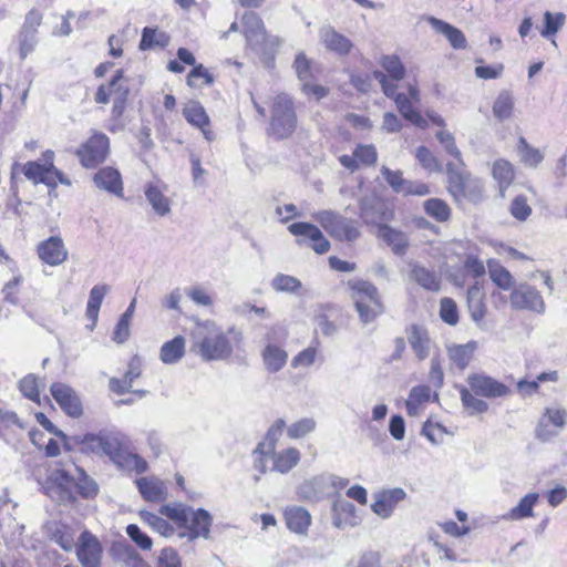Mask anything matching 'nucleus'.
I'll return each instance as SVG.
<instances>
[{
	"mask_svg": "<svg viewBox=\"0 0 567 567\" xmlns=\"http://www.w3.org/2000/svg\"><path fill=\"white\" fill-rule=\"evenodd\" d=\"M458 391L463 408L470 415L483 414L488 411L487 402L478 399L468 388L461 385Z\"/></svg>",
	"mask_w": 567,
	"mask_h": 567,
	"instance_id": "nucleus-45",
	"label": "nucleus"
},
{
	"mask_svg": "<svg viewBox=\"0 0 567 567\" xmlns=\"http://www.w3.org/2000/svg\"><path fill=\"white\" fill-rule=\"evenodd\" d=\"M447 189L455 200L467 199L478 203L483 199V183L480 178L473 177L464 165L446 163Z\"/></svg>",
	"mask_w": 567,
	"mask_h": 567,
	"instance_id": "nucleus-4",
	"label": "nucleus"
},
{
	"mask_svg": "<svg viewBox=\"0 0 567 567\" xmlns=\"http://www.w3.org/2000/svg\"><path fill=\"white\" fill-rule=\"evenodd\" d=\"M511 306L516 310H529L536 313L545 312V301L540 292L528 284L513 288L509 296Z\"/></svg>",
	"mask_w": 567,
	"mask_h": 567,
	"instance_id": "nucleus-12",
	"label": "nucleus"
},
{
	"mask_svg": "<svg viewBox=\"0 0 567 567\" xmlns=\"http://www.w3.org/2000/svg\"><path fill=\"white\" fill-rule=\"evenodd\" d=\"M393 101L395 102L398 111L406 121L422 130L427 127V121L417 110H415L413 102L408 97V95L400 93V95H396Z\"/></svg>",
	"mask_w": 567,
	"mask_h": 567,
	"instance_id": "nucleus-37",
	"label": "nucleus"
},
{
	"mask_svg": "<svg viewBox=\"0 0 567 567\" xmlns=\"http://www.w3.org/2000/svg\"><path fill=\"white\" fill-rule=\"evenodd\" d=\"M381 65L392 80H402L405 75V68L395 55L383 56Z\"/></svg>",
	"mask_w": 567,
	"mask_h": 567,
	"instance_id": "nucleus-61",
	"label": "nucleus"
},
{
	"mask_svg": "<svg viewBox=\"0 0 567 567\" xmlns=\"http://www.w3.org/2000/svg\"><path fill=\"white\" fill-rule=\"evenodd\" d=\"M320 39L324 47L339 54L347 55L350 53L353 44L346 35L336 31L334 28L327 25L320 29Z\"/></svg>",
	"mask_w": 567,
	"mask_h": 567,
	"instance_id": "nucleus-28",
	"label": "nucleus"
},
{
	"mask_svg": "<svg viewBox=\"0 0 567 567\" xmlns=\"http://www.w3.org/2000/svg\"><path fill=\"white\" fill-rule=\"evenodd\" d=\"M293 68L302 84L312 79L311 62L303 52L296 55Z\"/></svg>",
	"mask_w": 567,
	"mask_h": 567,
	"instance_id": "nucleus-64",
	"label": "nucleus"
},
{
	"mask_svg": "<svg viewBox=\"0 0 567 567\" xmlns=\"http://www.w3.org/2000/svg\"><path fill=\"white\" fill-rule=\"evenodd\" d=\"M539 495L537 493H528L519 503L513 507L503 517L507 520H520L534 516V506L536 505Z\"/></svg>",
	"mask_w": 567,
	"mask_h": 567,
	"instance_id": "nucleus-42",
	"label": "nucleus"
},
{
	"mask_svg": "<svg viewBox=\"0 0 567 567\" xmlns=\"http://www.w3.org/2000/svg\"><path fill=\"white\" fill-rule=\"evenodd\" d=\"M52 540L61 546L65 551H70L74 546V534L70 527L59 525L52 533Z\"/></svg>",
	"mask_w": 567,
	"mask_h": 567,
	"instance_id": "nucleus-58",
	"label": "nucleus"
},
{
	"mask_svg": "<svg viewBox=\"0 0 567 567\" xmlns=\"http://www.w3.org/2000/svg\"><path fill=\"white\" fill-rule=\"evenodd\" d=\"M109 290L110 287L107 285H95L90 291L85 311L87 319H90L92 322L90 326H87L90 330H93L96 324L100 308Z\"/></svg>",
	"mask_w": 567,
	"mask_h": 567,
	"instance_id": "nucleus-38",
	"label": "nucleus"
},
{
	"mask_svg": "<svg viewBox=\"0 0 567 567\" xmlns=\"http://www.w3.org/2000/svg\"><path fill=\"white\" fill-rule=\"evenodd\" d=\"M466 382L475 395L486 399L503 398L511 392L506 384L484 373H472L467 377Z\"/></svg>",
	"mask_w": 567,
	"mask_h": 567,
	"instance_id": "nucleus-13",
	"label": "nucleus"
},
{
	"mask_svg": "<svg viewBox=\"0 0 567 567\" xmlns=\"http://www.w3.org/2000/svg\"><path fill=\"white\" fill-rule=\"evenodd\" d=\"M415 157L420 165L429 173H442L443 166L437 157L426 147L419 146L416 148Z\"/></svg>",
	"mask_w": 567,
	"mask_h": 567,
	"instance_id": "nucleus-55",
	"label": "nucleus"
},
{
	"mask_svg": "<svg viewBox=\"0 0 567 567\" xmlns=\"http://www.w3.org/2000/svg\"><path fill=\"white\" fill-rule=\"evenodd\" d=\"M440 317L450 326H455L458 322V311L453 299L446 297L441 299Z\"/></svg>",
	"mask_w": 567,
	"mask_h": 567,
	"instance_id": "nucleus-62",
	"label": "nucleus"
},
{
	"mask_svg": "<svg viewBox=\"0 0 567 567\" xmlns=\"http://www.w3.org/2000/svg\"><path fill=\"white\" fill-rule=\"evenodd\" d=\"M566 16L563 12H544V25L540 29V35L550 40L565 24Z\"/></svg>",
	"mask_w": 567,
	"mask_h": 567,
	"instance_id": "nucleus-50",
	"label": "nucleus"
},
{
	"mask_svg": "<svg viewBox=\"0 0 567 567\" xmlns=\"http://www.w3.org/2000/svg\"><path fill=\"white\" fill-rule=\"evenodd\" d=\"M19 389L25 398L33 401L38 405H42V400H41L40 391H39L38 378L34 374L25 375L19 382Z\"/></svg>",
	"mask_w": 567,
	"mask_h": 567,
	"instance_id": "nucleus-56",
	"label": "nucleus"
},
{
	"mask_svg": "<svg viewBox=\"0 0 567 567\" xmlns=\"http://www.w3.org/2000/svg\"><path fill=\"white\" fill-rule=\"evenodd\" d=\"M82 476L78 482L74 481L73 476L69 474L68 471L61 470L55 473V481L58 482V489H60V501L61 502H73L75 497L72 492L69 489L71 486H74L78 493L87 498L95 496L97 494V485L96 483L89 478L83 471H79Z\"/></svg>",
	"mask_w": 567,
	"mask_h": 567,
	"instance_id": "nucleus-10",
	"label": "nucleus"
},
{
	"mask_svg": "<svg viewBox=\"0 0 567 567\" xmlns=\"http://www.w3.org/2000/svg\"><path fill=\"white\" fill-rule=\"evenodd\" d=\"M262 361L267 371L275 373L280 371L287 363L288 353L280 347L268 343L262 350Z\"/></svg>",
	"mask_w": 567,
	"mask_h": 567,
	"instance_id": "nucleus-39",
	"label": "nucleus"
},
{
	"mask_svg": "<svg viewBox=\"0 0 567 567\" xmlns=\"http://www.w3.org/2000/svg\"><path fill=\"white\" fill-rule=\"evenodd\" d=\"M359 216L367 226L378 229L394 218V209L390 203L374 193L363 195L358 203Z\"/></svg>",
	"mask_w": 567,
	"mask_h": 567,
	"instance_id": "nucleus-8",
	"label": "nucleus"
},
{
	"mask_svg": "<svg viewBox=\"0 0 567 567\" xmlns=\"http://www.w3.org/2000/svg\"><path fill=\"white\" fill-rule=\"evenodd\" d=\"M297 127V114L292 99L280 93L274 97L268 133L276 140L289 137Z\"/></svg>",
	"mask_w": 567,
	"mask_h": 567,
	"instance_id": "nucleus-6",
	"label": "nucleus"
},
{
	"mask_svg": "<svg viewBox=\"0 0 567 567\" xmlns=\"http://www.w3.org/2000/svg\"><path fill=\"white\" fill-rule=\"evenodd\" d=\"M140 517L153 530L157 532L164 537H169L175 533V528L166 519L154 513L142 511L140 513Z\"/></svg>",
	"mask_w": 567,
	"mask_h": 567,
	"instance_id": "nucleus-51",
	"label": "nucleus"
},
{
	"mask_svg": "<svg viewBox=\"0 0 567 567\" xmlns=\"http://www.w3.org/2000/svg\"><path fill=\"white\" fill-rule=\"evenodd\" d=\"M243 334L235 327L225 332L213 321L199 323L193 332V344L190 351L199 355L203 361H225L234 352L231 341L239 343Z\"/></svg>",
	"mask_w": 567,
	"mask_h": 567,
	"instance_id": "nucleus-1",
	"label": "nucleus"
},
{
	"mask_svg": "<svg viewBox=\"0 0 567 567\" xmlns=\"http://www.w3.org/2000/svg\"><path fill=\"white\" fill-rule=\"evenodd\" d=\"M514 96L511 91H501L493 104L492 110L494 116L501 122L511 118L514 111Z\"/></svg>",
	"mask_w": 567,
	"mask_h": 567,
	"instance_id": "nucleus-44",
	"label": "nucleus"
},
{
	"mask_svg": "<svg viewBox=\"0 0 567 567\" xmlns=\"http://www.w3.org/2000/svg\"><path fill=\"white\" fill-rule=\"evenodd\" d=\"M126 534L131 538V540L142 550L152 549V538L146 533H144L136 524L127 525Z\"/></svg>",
	"mask_w": 567,
	"mask_h": 567,
	"instance_id": "nucleus-59",
	"label": "nucleus"
},
{
	"mask_svg": "<svg viewBox=\"0 0 567 567\" xmlns=\"http://www.w3.org/2000/svg\"><path fill=\"white\" fill-rule=\"evenodd\" d=\"M42 22V13L37 9H31L27 14L21 30L18 34V42L20 47V56L25 59L31 53L38 43V28Z\"/></svg>",
	"mask_w": 567,
	"mask_h": 567,
	"instance_id": "nucleus-15",
	"label": "nucleus"
},
{
	"mask_svg": "<svg viewBox=\"0 0 567 567\" xmlns=\"http://www.w3.org/2000/svg\"><path fill=\"white\" fill-rule=\"evenodd\" d=\"M287 528L296 534L306 535L311 525L310 513L301 506H290L284 512Z\"/></svg>",
	"mask_w": 567,
	"mask_h": 567,
	"instance_id": "nucleus-27",
	"label": "nucleus"
},
{
	"mask_svg": "<svg viewBox=\"0 0 567 567\" xmlns=\"http://www.w3.org/2000/svg\"><path fill=\"white\" fill-rule=\"evenodd\" d=\"M74 440L78 443L85 445L93 452L103 453L110 457L111 461L115 458L117 453L124 446L123 437L117 434H93L86 433L76 435Z\"/></svg>",
	"mask_w": 567,
	"mask_h": 567,
	"instance_id": "nucleus-11",
	"label": "nucleus"
},
{
	"mask_svg": "<svg viewBox=\"0 0 567 567\" xmlns=\"http://www.w3.org/2000/svg\"><path fill=\"white\" fill-rule=\"evenodd\" d=\"M50 392L61 410L71 417H80L83 413L82 402L78 393L63 382H54Z\"/></svg>",
	"mask_w": 567,
	"mask_h": 567,
	"instance_id": "nucleus-17",
	"label": "nucleus"
},
{
	"mask_svg": "<svg viewBox=\"0 0 567 567\" xmlns=\"http://www.w3.org/2000/svg\"><path fill=\"white\" fill-rule=\"evenodd\" d=\"M517 148L520 154L522 162L527 166L536 167L544 159V155L540 151L530 146L525 137H519Z\"/></svg>",
	"mask_w": 567,
	"mask_h": 567,
	"instance_id": "nucleus-54",
	"label": "nucleus"
},
{
	"mask_svg": "<svg viewBox=\"0 0 567 567\" xmlns=\"http://www.w3.org/2000/svg\"><path fill=\"white\" fill-rule=\"evenodd\" d=\"M169 37L165 32H158L157 29L145 27L142 31L140 50L146 51L155 47L164 48L168 44Z\"/></svg>",
	"mask_w": 567,
	"mask_h": 567,
	"instance_id": "nucleus-47",
	"label": "nucleus"
},
{
	"mask_svg": "<svg viewBox=\"0 0 567 567\" xmlns=\"http://www.w3.org/2000/svg\"><path fill=\"white\" fill-rule=\"evenodd\" d=\"M186 341L183 336H176L163 343L159 349V359L165 364H175L185 355Z\"/></svg>",
	"mask_w": 567,
	"mask_h": 567,
	"instance_id": "nucleus-36",
	"label": "nucleus"
},
{
	"mask_svg": "<svg viewBox=\"0 0 567 567\" xmlns=\"http://www.w3.org/2000/svg\"><path fill=\"white\" fill-rule=\"evenodd\" d=\"M466 299L472 320L476 323L477 327L483 328L484 317L487 309L485 305L484 292L477 282L468 287Z\"/></svg>",
	"mask_w": 567,
	"mask_h": 567,
	"instance_id": "nucleus-29",
	"label": "nucleus"
},
{
	"mask_svg": "<svg viewBox=\"0 0 567 567\" xmlns=\"http://www.w3.org/2000/svg\"><path fill=\"white\" fill-rule=\"evenodd\" d=\"M435 137L443 146L445 153L454 158L451 163H455L456 165H464V161L462 157V153L455 143V137L449 131L441 130L436 132Z\"/></svg>",
	"mask_w": 567,
	"mask_h": 567,
	"instance_id": "nucleus-52",
	"label": "nucleus"
},
{
	"mask_svg": "<svg viewBox=\"0 0 567 567\" xmlns=\"http://www.w3.org/2000/svg\"><path fill=\"white\" fill-rule=\"evenodd\" d=\"M103 548L100 540L90 532L81 534L76 545V557L83 567H101Z\"/></svg>",
	"mask_w": 567,
	"mask_h": 567,
	"instance_id": "nucleus-18",
	"label": "nucleus"
},
{
	"mask_svg": "<svg viewBox=\"0 0 567 567\" xmlns=\"http://www.w3.org/2000/svg\"><path fill=\"white\" fill-rule=\"evenodd\" d=\"M411 278L425 290L439 291L441 289L440 276L423 266L414 265L411 269Z\"/></svg>",
	"mask_w": 567,
	"mask_h": 567,
	"instance_id": "nucleus-41",
	"label": "nucleus"
},
{
	"mask_svg": "<svg viewBox=\"0 0 567 567\" xmlns=\"http://www.w3.org/2000/svg\"><path fill=\"white\" fill-rule=\"evenodd\" d=\"M120 470L143 474L147 471V462L136 453L130 452L125 446L121 449L112 461Z\"/></svg>",
	"mask_w": 567,
	"mask_h": 567,
	"instance_id": "nucleus-33",
	"label": "nucleus"
},
{
	"mask_svg": "<svg viewBox=\"0 0 567 567\" xmlns=\"http://www.w3.org/2000/svg\"><path fill=\"white\" fill-rule=\"evenodd\" d=\"M142 497L147 502L158 503L166 498V487L157 477H140L135 481Z\"/></svg>",
	"mask_w": 567,
	"mask_h": 567,
	"instance_id": "nucleus-32",
	"label": "nucleus"
},
{
	"mask_svg": "<svg viewBox=\"0 0 567 567\" xmlns=\"http://www.w3.org/2000/svg\"><path fill=\"white\" fill-rule=\"evenodd\" d=\"M111 142L103 132L92 130L91 136L75 151L81 165L85 168H96L110 155Z\"/></svg>",
	"mask_w": 567,
	"mask_h": 567,
	"instance_id": "nucleus-9",
	"label": "nucleus"
},
{
	"mask_svg": "<svg viewBox=\"0 0 567 567\" xmlns=\"http://www.w3.org/2000/svg\"><path fill=\"white\" fill-rule=\"evenodd\" d=\"M409 343L419 360H424L430 354V337L425 328L413 324L408 331Z\"/></svg>",
	"mask_w": 567,
	"mask_h": 567,
	"instance_id": "nucleus-34",
	"label": "nucleus"
},
{
	"mask_svg": "<svg viewBox=\"0 0 567 567\" xmlns=\"http://www.w3.org/2000/svg\"><path fill=\"white\" fill-rule=\"evenodd\" d=\"M183 115L189 124L198 127L203 132L204 137L208 142L215 138L213 131L208 128L209 117L200 103L197 101L188 102L183 110Z\"/></svg>",
	"mask_w": 567,
	"mask_h": 567,
	"instance_id": "nucleus-26",
	"label": "nucleus"
},
{
	"mask_svg": "<svg viewBox=\"0 0 567 567\" xmlns=\"http://www.w3.org/2000/svg\"><path fill=\"white\" fill-rule=\"evenodd\" d=\"M406 497V493L401 487L382 489L374 494V502L371 504L372 512L386 519L392 516L396 505Z\"/></svg>",
	"mask_w": 567,
	"mask_h": 567,
	"instance_id": "nucleus-19",
	"label": "nucleus"
},
{
	"mask_svg": "<svg viewBox=\"0 0 567 567\" xmlns=\"http://www.w3.org/2000/svg\"><path fill=\"white\" fill-rule=\"evenodd\" d=\"M93 183L100 189L109 192L117 197L123 196V181L118 169L112 166L100 168L93 176Z\"/></svg>",
	"mask_w": 567,
	"mask_h": 567,
	"instance_id": "nucleus-23",
	"label": "nucleus"
},
{
	"mask_svg": "<svg viewBox=\"0 0 567 567\" xmlns=\"http://www.w3.org/2000/svg\"><path fill=\"white\" fill-rule=\"evenodd\" d=\"M288 230L297 237L299 246L308 245L307 239L311 240V248L319 255L326 254L330 249L329 240L323 236L322 231L313 224L298 221L289 225Z\"/></svg>",
	"mask_w": 567,
	"mask_h": 567,
	"instance_id": "nucleus-14",
	"label": "nucleus"
},
{
	"mask_svg": "<svg viewBox=\"0 0 567 567\" xmlns=\"http://www.w3.org/2000/svg\"><path fill=\"white\" fill-rule=\"evenodd\" d=\"M159 513L176 524L179 538H185L188 543L198 538H210L213 517L208 511L178 504L163 505Z\"/></svg>",
	"mask_w": 567,
	"mask_h": 567,
	"instance_id": "nucleus-2",
	"label": "nucleus"
},
{
	"mask_svg": "<svg viewBox=\"0 0 567 567\" xmlns=\"http://www.w3.org/2000/svg\"><path fill=\"white\" fill-rule=\"evenodd\" d=\"M492 174L498 183L501 194L504 195V190L512 184L515 176L513 165L505 159H498L493 165Z\"/></svg>",
	"mask_w": 567,
	"mask_h": 567,
	"instance_id": "nucleus-48",
	"label": "nucleus"
},
{
	"mask_svg": "<svg viewBox=\"0 0 567 567\" xmlns=\"http://www.w3.org/2000/svg\"><path fill=\"white\" fill-rule=\"evenodd\" d=\"M144 194L153 210L161 217L171 213V200L165 195V187L158 183H147Z\"/></svg>",
	"mask_w": 567,
	"mask_h": 567,
	"instance_id": "nucleus-31",
	"label": "nucleus"
},
{
	"mask_svg": "<svg viewBox=\"0 0 567 567\" xmlns=\"http://www.w3.org/2000/svg\"><path fill=\"white\" fill-rule=\"evenodd\" d=\"M43 163L30 161L22 165L18 163L13 164L11 177L14 178V175L19 169L20 173H22L33 184H44L49 188H55L59 183L70 185V181L53 164V151H45L43 153Z\"/></svg>",
	"mask_w": 567,
	"mask_h": 567,
	"instance_id": "nucleus-3",
	"label": "nucleus"
},
{
	"mask_svg": "<svg viewBox=\"0 0 567 567\" xmlns=\"http://www.w3.org/2000/svg\"><path fill=\"white\" fill-rule=\"evenodd\" d=\"M315 219L336 240L352 243L360 236L358 223L347 218L334 210H321L315 215Z\"/></svg>",
	"mask_w": 567,
	"mask_h": 567,
	"instance_id": "nucleus-7",
	"label": "nucleus"
},
{
	"mask_svg": "<svg viewBox=\"0 0 567 567\" xmlns=\"http://www.w3.org/2000/svg\"><path fill=\"white\" fill-rule=\"evenodd\" d=\"M425 213L436 221H446L451 216V208L440 198H430L424 202Z\"/></svg>",
	"mask_w": 567,
	"mask_h": 567,
	"instance_id": "nucleus-53",
	"label": "nucleus"
},
{
	"mask_svg": "<svg viewBox=\"0 0 567 567\" xmlns=\"http://www.w3.org/2000/svg\"><path fill=\"white\" fill-rule=\"evenodd\" d=\"M271 287L279 292L295 293L301 288V281L293 276L278 274L272 279Z\"/></svg>",
	"mask_w": 567,
	"mask_h": 567,
	"instance_id": "nucleus-57",
	"label": "nucleus"
},
{
	"mask_svg": "<svg viewBox=\"0 0 567 567\" xmlns=\"http://www.w3.org/2000/svg\"><path fill=\"white\" fill-rule=\"evenodd\" d=\"M156 567H182V558L174 547H164L156 558Z\"/></svg>",
	"mask_w": 567,
	"mask_h": 567,
	"instance_id": "nucleus-60",
	"label": "nucleus"
},
{
	"mask_svg": "<svg viewBox=\"0 0 567 567\" xmlns=\"http://www.w3.org/2000/svg\"><path fill=\"white\" fill-rule=\"evenodd\" d=\"M272 471L281 474L288 473L300 461V452L296 447H288L279 453L271 452Z\"/></svg>",
	"mask_w": 567,
	"mask_h": 567,
	"instance_id": "nucleus-40",
	"label": "nucleus"
},
{
	"mask_svg": "<svg viewBox=\"0 0 567 567\" xmlns=\"http://www.w3.org/2000/svg\"><path fill=\"white\" fill-rule=\"evenodd\" d=\"M243 28L248 45L258 53L267 52V33L262 20L256 12L243 16Z\"/></svg>",
	"mask_w": 567,
	"mask_h": 567,
	"instance_id": "nucleus-16",
	"label": "nucleus"
},
{
	"mask_svg": "<svg viewBox=\"0 0 567 567\" xmlns=\"http://www.w3.org/2000/svg\"><path fill=\"white\" fill-rule=\"evenodd\" d=\"M488 274L492 281L503 290H509L514 285L511 272L497 260L491 259L487 262Z\"/></svg>",
	"mask_w": 567,
	"mask_h": 567,
	"instance_id": "nucleus-46",
	"label": "nucleus"
},
{
	"mask_svg": "<svg viewBox=\"0 0 567 567\" xmlns=\"http://www.w3.org/2000/svg\"><path fill=\"white\" fill-rule=\"evenodd\" d=\"M475 349H476L475 341H470L465 344H454L447 349V355H449L450 360L460 370H464L470 364Z\"/></svg>",
	"mask_w": 567,
	"mask_h": 567,
	"instance_id": "nucleus-43",
	"label": "nucleus"
},
{
	"mask_svg": "<svg viewBox=\"0 0 567 567\" xmlns=\"http://www.w3.org/2000/svg\"><path fill=\"white\" fill-rule=\"evenodd\" d=\"M567 419V410L564 408H546L544 415L540 417L537 429L536 435L542 441L549 440L555 432H550L547 430L548 424H551L556 427L563 429L566 424Z\"/></svg>",
	"mask_w": 567,
	"mask_h": 567,
	"instance_id": "nucleus-24",
	"label": "nucleus"
},
{
	"mask_svg": "<svg viewBox=\"0 0 567 567\" xmlns=\"http://www.w3.org/2000/svg\"><path fill=\"white\" fill-rule=\"evenodd\" d=\"M427 23L432 27V29L444 35L446 40L450 42L451 47L455 50H464L467 47V40L465 34L458 28L445 22L435 17H427Z\"/></svg>",
	"mask_w": 567,
	"mask_h": 567,
	"instance_id": "nucleus-25",
	"label": "nucleus"
},
{
	"mask_svg": "<svg viewBox=\"0 0 567 567\" xmlns=\"http://www.w3.org/2000/svg\"><path fill=\"white\" fill-rule=\"evenodd\" d=\"M115 559L123 567H148L141 555L127 543L118 542L112 548Z\"/></svg>",
	"mask_w": 567,
	"mask_h": 567,
	"instance_id": "nucleus-35",
	"label": "nucleus"
},
{
	"mask_svg": "<svg viewBox=\"0 0 567 567\" xmlns=\"http://www.w3.org/2000/svg\"><path fill=\"white\" fill-rule=\"evenodd\" d=\"M286 426V422L282 419H278L268 430L266 440L267 442H261L258 444L255 454L265 455L267 453H271L275 449L276 442L282 434V431Z\"/></svg>",
	"mask_w": 567,
	"mask_h": 567,
	"instance_id": "nucleus-49",
	"label": "nucleus"
},
{
	"mask_svg": "<svg viewBox=\"0 0 567 567\" xmlns=\"http://www.w3.org/2000/svg\"><path fill=\"white\" fill-rule=\"evenodd\" d=\"M348 286L352 291L351 298L354 301L361 322L370 323L384 311L379 290L372 282L363 279H351L348 281Z\"/></svg>",
	"mask_w": 567,
	"mask_h": 567,
	"instance_id": "nucleus-5",
	"label": "nucleus"
},
{
	"mask_svg": "<svg viewBox=\"0 0 567 567\" xmlns=\"http://www.w3.org/2000/svg\"><path fill=\"white\" fill-rule=\"evenodd\" d=\"M37 252L39 258L49 266H59L69 256V251L60 236H51L41 241L37 247Z\"/></svg>",
	"mask_w": 567,
	"mask_h": 567,
	"instance_id": "nucleus-20",
	"label": "nucleus"
},
{
	"mask_svg": "<svg viewBox=\"0 0 567 567\" xmlns=\"http://www.w3.org/2000/svg\"><path fill=\"white\" fill-rule=\"evenodd\" d=\"M331 511L332 523L337 528L343 529L347 527H354L361 522L357 514L355 506L351 502L341 498L339 494L332 503Z\"/></svg>",
	"mask_w": 567,
	"mask_h": 567,
	"instance_id": "nucleus-22",
	"label": "nucleus"
},
{
	"mask_svg": "<svg viewBox=\"0 0 567 567\" xmlns=\"http://www.w3.org/2000/svg\"><path fill=\"white\" fill-rule=\"evenodd\" d=\"M316 427V422L313 419L305 417L295 423H292L288 430L287 434L290 439H300L312 432Z\"/></svg>",
	"mask_w": 567,
	"mask_h": 567,
	"instance_id": "nucleus-63",
	"label": "nucleus"
},
{
	"mask_svg": "<svg viewBox=\"0 0 567 567\" xmlns=\"http://www.w3.org/2000/svg\"><path fill=\"white\" fill-rule=\"evenodd\" d=\"M377 235L392 249L393 254L396 256L405 255L409 247V237L404 231L389 226L388 223L378 229Z\"/></svg>",
	"mask_w": 567,
	"mask_h": 567,
	"instance_id": "nucleus-30",
	"label": "nucleus"
},
{
	"mask_svg": "<svg viewBox=\"0 0 567 567\" xmlns=\"http://www.w3.org/2000/svg\"><path fill=\"white\" fill-rule=\"evenodd\" d=\"M300 499L309 503H318L329 497L330 491L326 474L317 475L301 483L297 488Z\"/></svg>",
	"mask_w": 567,
	"mask_h": 567,
	"instance_id": "nucleus-21",
	"label": "nucleus"
}]
</instances>
